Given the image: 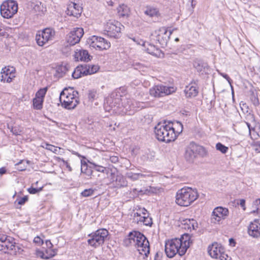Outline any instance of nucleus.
Masks as SVG:
<instances>
[{"instance_id":"423d86ee","label":"nucleus","mask_w":260,"mask_h":260,"mask_svg":"<svg viewBox=\"0 0 260 260\" xmlns=\"http://www.w3.org/2000/svg\"><path fill=\"white\" fill-rule=\"evenodd\" d=\"M16 248L18 249L13 238L0 234V251L5 253L16 254Z\"/></svg>"},{"instance_id":"473e14b6","label":"nucleus","mask_w":260,"mask_h":260,"mask_svg":"<svg viewBox=\"0 0 260 260\" xmlns=\"http://www.w3.org/2000/svg\"><path fill=\"white\" fill-rule=\"evenodd\" d=\"M81 171L83 174H86L87 176L91 177L92 171L91 169H89L88 168V165L87 163L83 160L81 161Z\"/></svg>"},{"instance_id":"9b49d317","label":"nucleus","mask_w":260,"mask_h":260,"mask_svg":"<svg viewBox=\"0 0 260 260\" xmlns=\"http://www.w3.org/2000/svg\"><path fill=\"white\" fill-rule=\"evenodd\" d=\"M122 25L117 21L110 20L107 22L104 27V34L110 38L120 37Z\"/></svg>"},{"instance_id":"f257e3e1","label":"nucleus","mask_w":260,"mask_h":260,"mask_svg":"<svg viewBox=\"0 0 260 260\" xmlns=\"http://www.w3.org/2000/svg\"><path fill=\"white\" fill-rule=\"evenodd\" d=\"M189 237L188 234H184L180 239L175 238L166 242L165 252L169 258H173L176 254L183 255L189 248Z\"/></svg>"},{"instance_id":"dca6fc26","label":"nucleus","mask_w":260,"mask_h":260,"mask_svg":"<svg viewBox=\"0 0 260 260\" xmlns=\"http://www.w3.org/2000/svg\"><path fill=\"white\" fill-rule=\"evenodd\" d=\"M83 34L84 30L82 28H74L68 35L67 39L68 43L70 45L73 46L79 43Z\"/></svg>"},{"instance_id":"c85d7f7f","label":"nucleus","mask_w":260,"mask_h":260,"mask_svg":"<svg viewBox=\"0 0 260 260\" xmlns=\"http://www.w3.org/2000/svg\"><path fill=\"white\" fill-rule=\"evenodd\" d=\"M183 228L187 230H196L198 226L197 222L193 219H186L183 220Z\"/></svg>"},{"instance_id":"bf43d9fd","label":"nucleus","mask_w":260,"mask_h":260,"mask_svg":"<svg viewBox=\"0 0 260 260\" xmlns=\"http://www.w3.org/2000/svg\"><path fill=\"white\" fill-rule=\"evenodd\" d=\"M110 161L113 163H116L118 161V157L115 156H111L110 158Z\"/></svg>"},{"instance_id":"7c9ffc66","label":"nucleus","mask_w":260,"mask_h":260,"mask_svg":"<svg viewBox=\"0 0 260 260\" xmlns=\"http://www.w3.org/2000/svg\"><path fill=\"white\" fill-rule=\"evenodd\" d=\"M194 67L200 72H206L208 71L209 66L206 62L201 60L196 61L193 63Z\"/></svg>"},{"instance_id":"ea45409f","label":"nucleus","mask_w":260,"mask_h":260,"mask_svg":"<svg viewBox=\"0 0 260 260\" xmlns=\"http://www.w3.org/2000/svg\"><path fill=\"white\" fill-rule=\"evenodd\" d=\"M44 100L38 98H34V109L41 110L43 108Z\"/></svg>"},{"instance_id":"2eb2a0df","label":"nucleus","mask_w":260,"mask_h":260,"mask_svg":"<svg viewBox=\"0 0 260 260\" xmlns=\"http://www.w3.org/2000/svg\"><path fill=\"white\" fill-rule=\"evenodd\" d=\"M209 254L212 257L221 260H226V257H228L226 254L224 253V248L217 242L213 243L209 245L208 248Z\"/></svg>"},{"instance_id":"e2e57ef3","label":"nucleus","mask_w":260,"mask_h":260,"mask_svg":"<svg viewBox=\"0 0 260 260\" xmlns=\"http://www.w3.org/2000/svg\"><path fill=\"white\" fill-rule=\"evenodd\" d=\"M240 205V206L243 208L245 210V201L244 199H241L239 201V203H238Z\"/></svg>"},{"instance_id":"ddd939ff","label":"nucleus","mask_w":260,"mask_h":260,"mask_svg":"<svg viewBox=\"0 0 260 260\" xmlns=\"http://www.w3.org/2000/svg\"><path fill=\"white\" fill-rule=\"evenodd\" d=\"M176 91L173 86H167L162 84L154 85L149 89L151 96L155 98L163 97L171 94Z\"/></svg>"},{"instance_id":"37998d69","label":"nucleus","mask_w":260,"mask_h":260,"mask_svg":"<svg viewBox=\"0 0 260 260\" xmlns=\"http://www.w3.org/2000/svg\"><path fill=\"white\" fill-rule=\"evenodd\" d=\"M216 149L223 154H225L229 150V148L222 143L218 142L216 144Z\"/></svg>"},{"instance_id":"4c0bfd02","label":"nucleus","mask_w":260,"mask_h":260,"mask_svg":"<svg viewBox=\"0 0 260 260\" xmlns=\"http://www.w3.org/2000/svg\"><path fill=\"white\" fill-rule=\"evenodd\" d=\"M45 236L41 234L40 236H37L34 238V244L36 246H41L44 244Z\"/></svg>"},{"instance_id":"0e129e2a","label":"nucleus","mask_w":260,"mask_h":260,"mask_svg":"<svg viewBox=\"0 0 260 260\" xmlns=\"http://www.w3.org/2000/svg\"><path fill=\"white\" fill-rule=\"evenodd\" d=\"M6 169L5 167H2L0 168V175H3L6 173Z\"/></svg>"},{"instance_id":"412c9836","label":"nucleus","mask_w":260,"mask_h":260,"mask_svg":"<svg viewBox=\"0 0 260 260\" xmlns=\"http://www.w3.org/2000/svg\"><path fill=\"white\" fill-rule=\"evenodd\" d=\"M66 13L68 15L78 18L82 13V8L79 4L71 2L68 6Z\"/></svg>"},{"instance_id":"39448f33","label":"nucleus","mask_w":260,"mask_h":260,"mask_svg":"<svg viewBox=\"0 0 260 260\" xmlns=\"http://www.w3.org/2000/svg\"><path fill=\"white\" fill-rule=\"evenodd\" d=\"M114 94H112L110 97L108 98L107 102L105 104V108L106 111L108 112L112 111L113 113L120 114L121 113H125L126 111L131 110L133 108V107H131V106L127 107L124 105L123 109L120 110V109L121 108V105H123V103L121 104V101H122V100L119 98L114 99Z\"/></svg>"},{"instance_id":"72a5a7b5","label":"nucleus","mask_w":260,"mask_h":260,"mask_svg":"<svg viewBox=\"0 0 260 260\" xmlns=\"http://www.w3.org/2000/svg\"><path fill=\"white\" fill-rule=\"evenodd\" d=\"M34 11L37 13V15L43 14L46 12V8L43 7L42 5V3L40 2H37L35 6H34Z\"/></svg>"},{"instance_id":"603ef678","label":"nucleus","mask_w":260,"mask_h":260,"mask_svg":"<svg viewBox=\"0 0 260 260\" xmlns=\"http://www.w3.org/2000/svg\"><path fill=\"white\" fill-rule=\"evenodd\" d=\"M45 147L46 149L49 150L55 153H57L58 150L57 147L49 144H46Z\"/></svg>"},{"instance_id":"9d476101","label":"nucleus","mask_w":260,"mask_h":260,"mask_svg":"<svg viewBox=\"0 0 260 260\" xmlns=\"http://www.w3.org/2000/svg\"><path fill=\"white\" fill-rule=\"evenodd\" d=\"M171 34L172 32L168 31L166 28L161 27L153 32L150 38L152 43H158L162 47H164L167 45Z\"/></svg>"},{"instance_id":"7ed1b4c3","label":"nucleus","mask_w":260,"mask_h":260,"mask_svg":"<svg viewBox=\"0 0 260 260\" xmlns=\"http://www.w3.org/2000/svg\"><path fill=\"white\" fill-rule=\"evenodd\" d=\"M173 128L169 126L167 121L158 123L154 127L156 138L161 142L169 143L175 140Z\"/></svg>"},{"instance_id":"f03ea898","label":"nucleus","mask_w":260,"mask_h":260,"mask_svg":"<svg viewBox=\"0 0 260 260\" xmlns=\"http://www.w3.org/2000/svg\"><path fill=\"white\" fill-rule=\"evenodd\" d=\"M199 197L197 189L183 187L178 190L176 194V203L180 206L187 207Z\"/></svg>"},{"instance_id":"a18cd8bd","label":"nucleus","mask_w":260,"mask_h":260,"mask_svg":"<svg viewBox=\"0 0 260 260\" xmlns=\"http://www.w3.org/2000/svg\"><path fill=\"white\" fill-rule=\"evenodd\" d=\"M143 219L142 221V223H143L145 225L151 226L152 224V221L151 217L149 216V214L147 212V216H143Z\"/></svg>"},{"instance_id":"f704fd0d","label":"nucleus","mask_w":260,"mask_h":260,"mask_svg":"<svg viewBox=\"0 0 260 260\" xmlns=\"http://www.w3.org/2000/svg\"><path fill=\"white\" fill-rule=\"evenodd\" d=\"M89 163L92 166L91 168L96 171L103 173H108V169L106 167L99 165L94 162L89 161Z\"/></svg>"},{"instance_id":"69168bd1","label":"nucleus","mask_w":260,"mask_h":260,"mask_svg":"<svg viewBox=\"0 0 260 260\" xmlns=\"http://www.w3.org/2000/svg\"><path fill=\"white\" fill-rule=\"evenodd\" d=\"M72 153L74 155H75L79 157H82L83 158H85V157L81 154H80L78 152L75 151H72Z\"/></svg>"},{"instance_id":"052dcab7","label":"nucleus","mask_w":260,"mask_h":260,"mask_svg":"<svg viewBox=\"0 0 260 260\" xmlns=\"http://www.w3.org/2000/svg\"><path fill=\"white\" fill-rule=\"evenodd\" d=\"M254 71L255 74L260 79V64L256 67L255 69H254Z\"/></svg>"},{"instance_id":"bb28decb","label":"nucleus","mask_w":260,"mask_h":260,"mask_svg":"<svg viewBox=\"0 0 260 260\" xmlns=\"http://www.w3.org/2000/svg\"><path fill=\"white\" fill-rule=\"evenodd\" d=\"M147 216V211L144 208H139L136 209L134 213V220L138 223L141 222L143 219V217Z\"/></svg>"},{"instance_id":"13d9d810","label":"nucleus","mask_w":260,"mask_h":260,"mask_svg":"<svg viewBox=\"0 0 260 260\" xmlns=\"http://www.w3.org/2000/svg\"><path fill=\"white\" fill-rule=\"evenodd\" d=\"M139 174V179L146 178L147 177H149L151 176V174L150 173H138Z\"/></svg>"},{"instance_id":"c756f323","label":"nucleus","mask_w":260,"mask_h":260,"mask_svg":"<svg viewBox=\"0 0 260 260\" xmlns=\"http://www.w3.org/2000/svg\"><path fill=\"white\" fill-rule=\"evenodd\" d=\"M117 9L118 15L120 17L127 18L130 15V9L125 5H119Z\"/></svg>"},{"instance_id":"864d4df0","label":"nucleus","mask_w":260,"mask_h":260,"mask_svg":"<svg viewBox=\"0 0 260 260\" xmlns=\"http://www.w3.org/2000/svg\"><path fill=\"white\" fill-rule=\"evenodd\" d=\"M252 146L256 152L260 153V141L254 142Z\"/></svg>"},{"instance_id":"338daca9","label":"nucleus","mask_w":260,"mask_h":260,"mask_svg":"<svg viewBox=\"0 0 260 260\" xmlns=\"http://www.w3.org/2000/svg\"><path fill=\"white\" fill-rule=\"evenodd\" d=\"M11 132L15 135L17 136V135H20L19 132H18L15 128H12V129H11Z\"/></svg>"},{"instance_id":"aec40b11","label":"nucleus","mask_w":260,"mask_h":260,"mask_svg":"<svg viewBox=\"0 0 260 260\" xmlns=\"http://www.w3.org/2000/svg\"><path fill=\"white\" fill-rule=\"evenodd\" d=\"M248 234L253 238L260 237V219H255L248 226Z\"/></svg>"},{"instance_id":"5701e85b","label":"nucleus","mask_w":260,"mask_h":260,"mask_svg":"<svg viewBox=\"0 0 260 260\" xmlns=\"http://www.w3.org/2000/svg\"><path fill=\"white\" fill-rule=\"evenodd\" d=\"M74 57L75 60L77 61H88L90 60L92 57L86 50L76 49L75 51Z\"/></svg>"},{"instance_id":"a878e982","label":"nucleus","mask_w":260,"mask_h":260,"mask_svg":"<svg viewBox=\"0 0 260 260\" xmlns=\"http://www.w3.org/2000/svg\"><path fill=\"white\" fill-rule=\"evenodd\" d=\"M169 126L173 128L174 131V135H175V140L178 137V136L182 132L183 125L179 121L172 122L171 121H167Z\"/></svg>"},{"instance_id":"6e6552de","label":"nucleus","mask_w":260,"mask_h":260,"mask_svg":"<svg viewBox=\"0 0 260 260\" xmlns=\"http://www.w3.org/2000/svg\"><path fill=\"white\" fill-rule=\"evenodd\" d=\"M108 235V231L102 229L88 235L90 238L87 240L88 244L91 246L96 248L102 245Z\"/></svg>"},{"instance_id":"6e6d98bb","label":"nucleus","mask_w":260,"mask_h":260,"mask_svg":"<svg viewBox=\"0 0 260 260\" xmlns=\"http://www.w3.org/2000/svg\"><path fill=\"white\" fill-rule=\"evenodd\" d=\"M218 73L220 75H221L224 79H225L230 84H231L232 80L227 74L219 72H218Z\"/></svg>"},{"instance_id":"a19ab883","label":"nucleus","mask_w":260,"mask_h":260,"mask_svg":"<svg viewBox=\"0 0 260 260\" xmlns=\"http://www.w3.org/2000/svg\"><path fill=\"white\" fill-rule=\"evenodd\" d=\"M87 67L88 75H91V74L96 73L100 69L99 66L98 65L88 64V65H87Z\"/></svg>"},{"instance_id":"8fccbe9b","label":"nucleus","mask_w":260,"mask_h":260,"mask_svg":"<svg viewBox=\"0 0 260 260\" xmlns=\"http://www.w3.org/2000/svg\"><path fill=\"white\" fill-rule=\"evenodd\" d=\"M82 75L81 74V71L79 70L78 66L77 67L73 73H72V77L74 79H78L81 77H82Z\"/></svg>"},{"instance_id":"0eeeda50","label":"nucleus","mask_w":260,"mask_h":260,"mask_svg":"<svg viewBox=\"0 0 260 260\" xmlns=\"http://www.w3.org/2000/svg\"><path fill=\"white\" fill-rule=\"evenodd\" d=\"M206 154L207 151L204 147L191 142L186 149L184 157L187 161L192 162L197 155L204 156Z\"/></svg>"},{"instance_id":"c03bdc74","label":"nucleus","mask_w":260,"mask_h":260,"mask_svg":"<svg viewBox=\"0 0 260 260\" xmlns=\"http://www.w3.org/2000/svg\"><path fill=\"white\" fill-rule=\"evenodd\" d=\"M94 192V189L92 188L86 189L81 193V195L83 197H88L93 195Z\"/></svg>"},{"instance_id":"f3484780","label":"nucleus","mask_w":260,"mask_h":260,"mask_svg":"<svg viewBox=\"0 0 260 260\" xmlns=\"http://www.w3.org/2000/svg\"><path fill=\"white\" fill-rule=\"evenodd\" d=\"M229 213V210L226 208L222 207L215 208L212 212V222L214 223H219L221 220L224 219L228 216Z\"/></svg>"},{"instance_id":"a211bd4d","label":"nucleus","mask_w":260,"mask_h":260,"mask_svg":"<svg viewBox=\"0 0 260 260\" xmlns=\"http://www.w3.org/2000/svg\"><path fill=\"white\" fill-rule=\"evenodd\" d=\"M143 238V234L138 231H133L130 232L127 237L124 240V244L126 246L136 245L139 239Z\"/></svg>"},{"instance_id":"393cba45","label":"nucleus","mask_w":260,"mask_h":260,"mask_svg":"<svg viewBox=\"0 0 260 260\" xmlns=\"http://www.w3.org/2000/svg\"><path fill=\"white\" fill-rule=\"evenodd\" d=\"M145 47L146 48L145 50L148 53L158 58L163 56L164 54L161 50L154 45L147 42Z\"/></svg>"},{"instance_id":"4be33fe9","label":"nucleus","mask_w":260,"mask_h":260,"mask_svg":"<svg viewBox=\"0 0 260 260\" xmlns=\"http://www.w3.org/2000/svg\"><path fill=\"white\" fill-rule=\"evenodd\" d=\"M57 254V250L52 248H47L44 252L43 250H36V254L38 257L43 259H49Z\"/></svg>"},{"instance_id":"e433bc0d","label":"nucleus","mask_w":260,"mask_h":260,"mask_svg":"<svg viewBox=\"0 0 260 260\" xmlns=\"http://www.w3.org/2000/svg\"><path fill=\"white\" fill-rule=\"evenodd\" d=\"M48 90V87H45L42 88H40L36 93V97L38 99L44 100V98L46 92Z\"/></svg>"},{"instance_id":"09e8293b","label":"nucleus","mask_w":260,"mask_h":260,"mask_svg":"<svg viewBox=\"0 0 260 260\" xmlns=\"http://www.w3.org/2000/svg\"><path fill=\"white\" fill-rule=\"evenodd\" d=\"M97 91L95 89H92L89 91L88 98L90 100L93 101L98 98Z\"/></svg>"},{"instance_id":"774afa93","label":"nucleus","mask_w":260,"mask_h":260,"mask_svg":"<svg viewBox=\"0 0 260 260\" xmlns=\"http://www.w3.org/2000/svg\"><path fill=\"white\" fill-rule=\"evenodd\" d=\"M161 255V252H157L155 255V257H154V260H158V258Z\"/></svg>"},{"instance_id":"2f4dec72","label":"nucleus","mask_w":260,"mask_h":260,"mask_svg":"<svg viewBox=\"0 0 260 260\" xmlns=\"http://www.w3.org/2000/svg\"><path fill=\"white\" fill-rule=\"evenodd\" d=\"M144 13L151 17L158 16L159 15V10L158 9L152 7H147Z\"/></svg>"},{"instance_id":"49530a36","label":"nucleus","mask_w":260,"mask_h":260,"mask_svg":"<svg viewBox=\"0 0 260 260\" xmlns=\"http://www.w3.org/2000/svg\"><path fill=\"white\" fill-rule=\"evenodd\" d=\"M27 201H28V197L26 196H24L22 198H20L19 196H18L17 199L16 200V201L15 202V203L16 204V203H17V204L19 205H23Z\"/></svg>"},{"instance_id":"20e7f679","label":"nucleus","mask_w":260,"mask_h":260,"mask_svg":"<svg viewBox=\"0 0 260 260\" xmlns=\"http://www.w3.org/2000/svg\"><path fill=\"white\" fill-rule=\"evenodd\" d=\"M78 94V92L72 88H64L60 94L61 106L69 110L74 109L79 103Z\"/></svg>"},{"instance_id":"4468645a","label":"nucleus","mask_w":260,"mask_h":260,"mask_svg":"<svg viewBox=\"0 0 260 260\" xmlns=\"http://www.w3.org/2000/svg\"><path fill=\"white\" fill-rule=\"evenodd\" d=\"M87 43L90 48H93L98 50H107L110 47L109 42L104 38L96 36L89 37L87 40Z\"/></svg>"},{"instance_id":"b1692460","label":"nucleus","mask_w":260,"mask_h":260,"mask_svg":"<svg viewBox=\"0 0 260 260\" xmlns=\"http://www.w3.org/2000/svg\"><path fill=\"white\" fill-rule=\"evenodd\" d=\"M184 92L187 98H194L198 94L199 88L195 83H191L185 87Z\"/></svg>"},{"instance_id":"de8ad7c7","label":"nucleus","mask_w":260,"mask_h":260,"mask_svg":"<svg viewBox=\"0 0 260 260\" xmlns=\"http://www.w3.org/2000/svg\"><path fill=\"white\" fill-rule=\"evenodd\" d=\"M139 174L138 173H134L133 172H127L126 174V176L127 178L130 179L132 181L137 180L139 179Z\"/></svg>"},{"instance_id":"1a4fd4ad","label":"nucleus","mask_w":260,"mask_h":260,"mask_svg":"<svg viewBox=\"0 0 260 260\" xmlns=\"http://www.w3.org/2000/svg\"><path fill=\"white\" fill-rule=\"evenodd\" d=\"M18 11V4L14 0H7L4 1L0 6V12L2 16L4 18L9 19Z\"/></svg>"},{"instance_id":"4d7b16f0","label":"nucleus","mask_w":260,"mask_h":260,"mask_svg":"<svg viewBox=\"0 0 260 260\" xmlns=\"http://www.w3.org/2000/svg\"><path fill=\"white\" fill-rule=\"evenodd\" d=\"M146 43L147 42H144L143 40H142V39H141L139 38L138 39H137L136 43L138 45H140L143 46L144 47H146Z\"/></svg>"},{"instance_id":"5fc2aeb1","label":"nucleus","mask_w":260,"mask_h":260,"mask_svg":"<svg viewBox=\"0 0 260 260\" xmlns=\"http://www.w3.org/2000/svg\"><path fill=\"white\" fill-rule=\"evenodd\" d=\"M56 160H58V161L63 162L70 172H71L72 171V169L69 164V163L67 161L64 160L63 158H60L59 157H56Z\"/></svg>"},{"instance_id":"680f3d73","label":"nucleus","mask_w":260,"mask_h":260,"mask_svg":"<svg viewBox=\"0 0 260 260\" xmlns=\"http://www.w3.org/2000/svg\"><path fill=\"white\" fill-rule=\"evenodd\" d=\"M45 244L47 248H52L53 247V244L49 240H46Z\"/></svg>"},{"instance_id":"c9c22d12","label":"nucleus","mask_w":260,"mask_h":260,"mask_svg":"<svg viewBox=\"0 0 260 260\" xmlns=\"http://www.w3.org/2000/svg\"><path fill=\"white\" fill-rule=\"evenodd\" d=\"M253 209L251 211L252 213H256L260 216V199L254 201L252 204Z\"/></svg>"},{"instance_id":"3c124183","label":"nucleus","mask_w":260,"mask_h":260,"mask_svg":"<svg viewBox=\"0 0 260 260\" xmlns=\"http://www.w3.org/2000/svg\"><path fill=\"white\" fill-rule=\"evenodd\" d=\"M78 68L83 76L88 75L87 64L79 66Z\"/></svg>"},{"instance_id":"79ce46f5","label":"nucleus","mask_w":260,"mask_h":260,"mask_svg":"<svg viewBox=\"0 0 260 260\" xmlns=\"http://www.w3.org/2000/svg\"><path fill=\"white\" fill-rule=\"evenodd\" d=\"M1 81L3 82L10 83L12 81L13 79L15 77V76H10L5 73L1 72Z\"/></svg>"},{"instance_id":"cd10ccee","label":"nucleus","mask_w":260,"mask_h":260,"mask_svg":"<svg viewBox=\"0 0 260 260\" xmlns=\"http://www.w3.org/2000/svg\"><path fill=\"white\" fill-rule=\"evenodd\" d=\"M245 124L248 128L249 134L251 139H257L260 138V125H256L254 127L252 128L248 122H245Z\"/></svg>"},{"instance_id":"f8f14e48","label":"nucleus","mask_w":260,"mask_h":260,"mask_svg":"<svg viewBox=\"0 0 260 260\" xmlns=\"http://www.w3.org/2000/svg\"><path fill=\"white\" fill-rule=\"evenodd\" d=\"M55 35V30L50 27H47L42 31H39L36 36L37 44L43 46L47 43L53 41Z\"/></svg>"},{"instance_id":"58836bf2","label":"nucleus","mask_w":260,"mask_h":260,"mask_svg":"<svg viewBox=\"0 0 260 260\" xmlns=\"http://www.w3.org/2000/svg\"><path fill=\"white\" fill-rule=\"evenodd\" d=\"M2 72L12 77L15 76V69L13 67H5L2 69Z\"/></svg>"},{"instance_id":"6ab92c4d","label":"nucleus","mask_w":260,"mask_h":260,"mask_svg":"<svg viewBox=\"0 0 260 260\" xmlns=\"http://www.w3.org/2000/svg\"><path fill=\"white\" fill-rule=\"evenodd\" d=\"M141 239H139L135 247L137 248L140 254H144L147 257L150 251L149 243L144 235L143 238Z\"/></svg>"}]
</instances>
